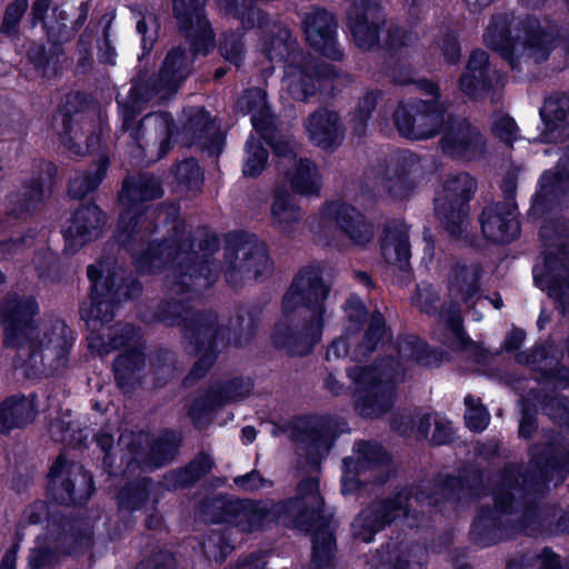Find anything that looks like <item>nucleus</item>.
I'll use <instances>...</instances> for the list:
<instances>
[{"instance_id": "11", "label": "nucleus", "mask_w": 569, "mask_h": 569, "mask_svg": "<svg viewBox=\"0 0 569 569\" xmlns=\"http://www.w3.org/2000/svg\"><path fill=\"white\" fill-rule=\"evenodd\" d=\"M161 194L159 181L153 177L143 176L126 180L119 197L124 207V211L119 218V230L128 236L149 230L151 226L149 218L153 212H142L139 202L158 198Z\"/></svg>"}, {"instance_id": "26", "label": "nucleus", "mask_w": 569, "mask_h": 569, "mask_svg": "<svg viewBox=\"0 0 569 569\" xmlns=\"http://www.w3.org/2000/svg\"><path fill=\"white\" fill-rule=\"evenodd\" d=\"M237 108L243 113H251V122L257 132L272 144L279 139L278 132L272 127V121L267 109L266 92L262 89H250L237 101Z\"/></svg>"}, {"instance_id": "28", "label": "nucleus", "mask_w": 569, "mask_h": 569, "mask_svg": "<svg viewBox=\"0 0 569 569\" xmlns=\"http://www.w3.org/2000/svg\"><path fill=\"white\" fill-rule=\"evenodd\" d=\"M382 14L373 6L352 7L349 12V28L358 47L370 49L376 44Z\"/></svg>"}, {"instance_id": "47", "label": "nucleus", "mask_w": 569, "mask_h": 569, "mask_svg": "<svg viewBox=\"0 0 569 569\" xmlns=\"http://www.w3.org/2000/svg\"><path fill=\"white\" fill-rule=\"evenodd\" d=\"M491 127L493 133L506 143L510 144L518 138V127L515 120L506 114H495Z\"/></svg>"}, {"instance_id": "59", "label": "nucleus", "mask_w": 569, "mask_h": 569, "mask_svg": "<svg viewBox=\"0 0 569 569\" xmlns=\"http://www.w3.org/2000/svg\"><path fill=\"white\" fill-rule=\"evenodd\" d=\"M348 355V346L345 338L335 340L327 351V359H338Z\"/></svg>"}, {"instance_id": "24", "label": "nucleus", "mask_w": 569, "mask_h": 569, "mask_svg": "<svg viewBox=\"0 0 569 569\" xmlns=\"http://www.w3.org/2000/svg\"><path fill=\"white\" fill-rule=\"evenodd\" d=\"M250 380H234L223 386H218L211 389L208 395L199 400H196L189 410V415L196 423H199L202 416L230 402L243 399L251 390Z\"/></svg>"}, {"instance_id": "58", "label": "nucleus", "mask_w": 569, "mask_h": 569, "mask_svg": "<svg viewBox=\"0 0 569 569\" xmlns=\"http://www.w3.org/2000/svg\"><path fill=\"white\" fill-rule=\"evenodd\" d=\"M441 50L448 62L455 63L458 61L460 56V49L457 41L453 38L445 40L443 43L441 44Z\"/></svg>"}, {"instance_id": "7", "label": "nucleus", "mask_w": 569, "mask_h": 569, "mask_svg": "<svg viewBox=\"0 0 569 569\" xmlns=\"http://www.w3.org/2000/svg\"><path fill=\"white\" fill-rule=\"evenodd\" d=\"M178 260L174 271L177 283L173 290L182 291L191 284L198 288L208 287L213 280L210 279L211 268L207 262L194 263L191 254L184 250V246L176 242H160L151 248L138 260V268L143 272H154L169 261Z\"/></svg>"}, {"instance_id": "44", "label": "nucleus", "mask_w": 569, "mask_h": 569, "mask_svg": "<svg viewBox=\"0 0 569 569\" xmlns=\"http://www.w3.org/2000/svg\"><path fill=\"white\" fill-rule=\"evenodd\" d=\"M212 468V460L208 456H200L189 467L177 473V485L188 486Z\"/></svg>"}, {"instance_id": "64", "label": "nucleus", "mask_w": 569, "mask_h": 569, "mask_svg": "<svg viewBox=\"0 0 569 569\" xmlns=\"http://www.w3.org/2000/svg\"><path fill=\"white\" fill-rule=\"evenodd\" d=\"M16 561H17V550L14 548H11L3 556L1 563H0V569H14Z\"/></svg>"}, {"instance_id": "23", "label": "nucleus", "mask_w": 569, "mask_h": 569, "mask_svg": "<svg viewBox=\"0 0 569 569\" xmlns=\"http://www.w3.org/2000/svg\"><path fill=\"white\" fill-rule=\"evenodd\" d=\"M307 41L322 54L339 59L341 53L336 44V22L330 13L322 9H313L303 18Z\"/></svg>"}, {"instance_id": "2", "label": "nucleus", "mask_w": 569, "mask_h": 569, "mask_svg": "<svg viewBox=\"0 0 569 569\" xmlns=\"http://www.w3.org/2000/svg\"><path fill=\"white\" fill-rule=\"evenodd\" d=\"M328 288L318 268L302 269L282 301V320L276 326L274 342L292 355L308 352L320 341L323 328V301Z\"/></svg>"}, {"instance_id": "1", "label": "nucleus", "mask_w": 569, "mask_h": 569, "mask_svg": "<svg viewBox=\"0 0 569 569\" xmlns=\"http://www.w3.org/2000/svg\"><path fill=\"white\" fill-rule=\"evenodd\" d=\"M37 312L38 303L32 297L12 296L0 307L6 345L20 347L28 342L27 350H19L20 357L28 353V360L17 365L28 377L51 375L66 367L72 343L70 331L61 320L34 326L32 317Z\"/></svg>"}, {"instance_id": "43", "label": "nucleus", "mask_w": 569, "mask_h": 569, "mask_svg": "<svg viewBox=\"0 0 569 569\" xmlns=\"http://www.w3.org/2000/svg\"><path fill=\"white\" fill-rule=\"evenodd\" d=\"M144 366L143 353L139 349L120 355L114 362V371L119 379L140 370Z\"/></svg>"}, {"instance_id": "52", "label": "nucleus", "mask_w": 569, "mask_h": 569, "mask_svg": "<svg viewBox=\"0 0 569 569\" xmlns=\"http://www.w3.org/2000/svg\"><path fill=\"white\" fill-rule=\"evenodd\" d=\"M28 6V0H14L7 9L4 20L2 23V30L7 33H11L18 24L20 18L24 13Z\"/></svg>"}, {"instance_id": "41", "label": "nucleus", "mask_w": 569, "mask_h": 569, "mask_svg": "<svg viewBox=\"0 0 569 569\" xmlns=\"http://www.w3.org/2000/svg\"><path fill=\"white\" fill-rule=\"evenodd\" d=\"M465 403L467 406L465 415L467 427L473 431H482L486 429L490 420V415L487 409L478 399L471 396L466 397Z\"/></svg>"}, {"instance_id": "34", "label": "nucleus", "mask_w": 569, "mask_h": 569, "mask_svg": "<svg viewBox=\"0 0 569 569\" xmlns=\"http://www.w3.org/2000/svg\"><path fill=\"white\" fill-rule=\"evenodd\" d=\"M382 254L386 261L406 270L409 266L410 247L406 234H388L382 243Z\"/></svg>"}, {"instance_id": "15", "label": "nucleus", "mask_w": 569, "mask_h": 569, "mask_svg": "<svg viewBox=\"0 0 569 569\" xmlns=\"http://www.w3.org/2000/svg\"><path fill=\"white\" fill-rule=\"evenodd\" d=\"M318 218L322 228L336 227L355 246L365 247L373 239L371 223L359 210L345 201L326 203Z\"/></svg>"}, {"instance_id": "5", "label": "nucleus", "mask_w": 569, "mask_h": 569, "mask_svg": "<svg viewBox=\"0 0 569 569\" xmlns=\"http://www.w3.org/2000/svg\"><path fill=\"white\" fill-rule=\"evenodd\" d=\"M403 373V367L392 359L349 370V377L355 383L357 412L372 418L389 410Z\"/></svg>"}, {"instance_id": "36", "label": "nucleus", "mask_w": 569, "mask_h": 569, "mask_svg": "<svg viewBox=\"0 0 569 569\" xmlns=\"http://www.w3.org/2000/svg\"><path fill=\"white\" fill-rule=\"evenodd\" d=\"M219 6L227 14H232L241 20L244 27L261 24V12L252 7L251 0H219Z\"/></svg>"}, {"instance_id": "18", "label": "nucleus", "mask_w": 569, "mask_h": 569, "mask_svg": "<svg viewBox=\"0 0 569 569\" xmlns=\"http://www.w3.org/2000/svg\"><path fill=\"white\" fill-rule=\"evenodd\" d=\"M274 152L282 158L280 166L288 164L290 169L287 171V177L290 181L291 188L300 194L310 196L316 194L320 190V177L316 166L307 159H296L293 153V146L288 138L279 137V139L270 144Z\"/></svg>"}, {"instance_id": "13", "label": "nucleus", "mask_w": 569, "mask_h": 569, "mask_svg": "<svg viewBox=\"0 0 569 569\" xmlns=\"http://www.w3.org/2000/svg\"><path fill=\"white\" fill-rule=\"evenodd\" d=\"M431 505L437 502L431 497H425L422 493L409 497L407 492L399 493L393 500L376 502L371 507L362 510L352 523V533L358 539L369 542L373 535L381 530L387 523L400 515L408 516L409 508L413 503Z\"/></svg>"}, {"instance_id": "19", "label": "nucleus", "mask_w": 569, "mask_h": 569, "mask_svg": "<svg viewBox=\"0 0 569 569\" xmlns=\"http://www.w3.org/2000/svg\"><path fill=\"white\" fill-rule=\"evenodd\" d=\"M441 141L446 153L462 160L477 159L485 151L481 134L466 120L450 121Z\"/></svg>"}, {"instance_id": "48", "label": "nucleus", "mask_w": 569, "mask_h": 569, "mask_svg": "<svg viewBox=\"0 0 569 569\" xmlns=\"http://www.w3.org/2000/svg\"><path fill=\"white\" fill-rule=\"evenodd\" d=\"M426 351V346L416 338L403 341L399 347V356L401 360H410L417 363L429 365L425 359Z\"/></svg>"}, {"instance_id": "35", "label": "nucleus", "mask_w": 569, "mask_h": 569, "mask_svg": "<svg viewBox=\"0 0 569 569\" xmlns=\"http://www.w3.org/2000/svg\"><path fill=\"white\" fill-rule=\"evenodd\" d=\"M108 168V160L101 158L93 174H78L69 184V193L73 198H82L94 190L102 181Z\"/></svg>"}, {"instance_id": "57", "label": "nucleus", "mask_w": 569, "mask_h": 569, "mask_svg": "<svg viewBox=\"0 0 569 569\" xmlns=\"http://www.w3.org/2000/svg\"><path fill=\"white\" fill-rule=\"evenodd\" d=\"M436 430L432 435V441L436 445L446 443L451 438V427L448 421L433 419Z\"/></svg>"}, {"instance_id": "10", "label": "nucleus", "mask_w": 569, "mask_h": 569, "mask_svg": "<svg viewBox=\"0 0 569 569\" xmlns=\"http://www.w3.org/2000/svg\"><path fill=\"white\" fill-rule=\"evenodd\" d=\"M271 268L266 246L252 236L230 239L226 248L224 274L232 284L257 279Z\"/></svg>"}, {"instance_id": "60", "label": "nucleus", "mask_w": 569, "mask_h": 569, "mask_svg": "<svg viewBox=\"0 0 569 569\" xmlns=\"http://www.w3.org/2000/svg\"><path fill=\"white\" fill-rule=\"evenodd\" d=\"M541 560V569H558L559 568V559L557 555H555L549 549H545L540 555Z\"/></svg>"}, {"instance_id": "46", "label": "nucleus", "mask_w": 569, "mask_h": 569, "mask_svg": "<svg viewBox=\"0 0 569 569\" xmlns=\"http://www.w3.org/2000/svg\"><path fill=\"white\" fill-rule=\"evenodd\" d=\"M176 176L180 183L190 189H198L202 182V171L193 159L186 160L177 166Z\"/></svg>"}, {"instance_id": "62", "label": "nucleus", "mask_w": 569, "mask_h": 569, "mask_svg": "<svg viewBox=\"0 0 569 569\" xmlns=\"http://www.w3.org/2000/svg\"><path fill=\"white\" fill-rule=\"evenodd\" d=\"M525 339V332L520 329L512 330L505 341L507 350H515L520 347Z\"/></svg>"}, {"instance_id": "45", "label": "nucleus", "mask_w": 569, "mask_h": 569, "mask_svg": "<svg viewBox=\"0 0 569 569\" xmlns=\"http://www.w3.org/2000/svg\"><path fill=\"white\" fill-rule=\"evenodd\" d=\"M143 126H154L161 130L163 139L160 142L159 152L156 158L150 157L148 161H153L163 157L169 149V138L172 133L171 119L167 114L147 116L142 122Z\"/></svg>"}, {"instance_id": "55", "label": "nucleus", "mask_w": 569, "mask_h": 569, "mask_svg": "<svg viewBox=\"0 0 569 569\" xmlns=\"http://www.w3.org/2000/svg\"><path fill=\"white\" fill-rule=\"evenodd\" d=\"M236 485L246 490L253 491L266 486V481L261 478L258 472H250L246 476H241L234 479Z\"/></svg>"}, {"instance_id": "37", "label": "nucleus", "mask_w": 569, "mask_h": 569, "mask_svg": "<svg viewBox=\"0 0 569 569\" xmlns=\"http://www.w3.org/2000/svg\"><path fill=\"white\" fill-rule=\"evenodd\" d=\"M385 320L382 316L377 312L371 316L369 328L365 335V345L357 347L351 356L355 360H359L371 352L378 345V342L385 336Z\"/></svg>"}, {"instance_id": "39", "label": "nucleus", "mask_w": 569, "mask_h": 569, "mask_svg": "<svg viewBox=\"0 0 569 569\" xmlns=\"http://www.w3.org/2000/svg\"><path fill=\"white\" fill-rule=\"evenodd\" d=\"M150 483L143 480L134 486L124 488L119 493V508L121 510H136L141 508L149 497Z\"/></svg>"}, {"instance_id": "40", "label": "nucleus", "mask_w": 569, "mask_h": 569, "mask_svg": "<svg viewBox=\"0 0 569 569\" xmlns=\"http://www.w3.org/2000/svg\"><path fill=\"white\" fill-rule=\"evenodd\" d=\"M373 179L377 187L388 191L395 198H403L408 194L409 182L403 171L400 173L393 171L392 174L383 172Z\"/></svg>"}, {"instance_id": "56", "label": "nucleus", "mask_w": 569, "mask_h": 569, "mask_svg": "<svg viewBox=\"0 0 569 569\" xmlns=\"http://www.w3.org/2000/svg\"><path fill=\"white\" fill-rule=\"evenodd\" d=\"M346 312L350 321L358 323L365 315L361 300L358 297H350L346 303Z\"/></svg>"}, {"instance_id": "31", "label": "nucleus", "mask_w": 569, "mask_h": 569, "mask_svg": "<svg viewBox=\"0 0 569 569\" xmlns=\"http://www.w3.org/2000/svg\"><path fill=\"white\" fill-rule=\"evenodd\" d=\"M480 269L478 266H457L452 270L449 292L462 303L472 302L479 291Z\"/></svg>"}, {"instance_id": "61", "label": "nucleus", "mask_w": 569, "mask_h": 569, "mask_svg": "<svg viewBox=\"0 0 569 569\" xmlns=\"http://www.w3.org/2000/svg\"><path fill=\"white\" fill-rule=\"evenodd\" d=\"M288 50V46L280 38L272 40L271 47L268 49V57L270 60H274L277 58H281L283 53Z\"/></svg>"}, {"instance_id": "30", "label": "nucleus", "mask_w": 569, "mask_h": 569, "mask_svg": "<svg viewBox=\"0 0 569 569\" xmlns=\"http://www.w3.org/2000/svg\"><path fill=\"white\" fill-rule=\"evenodd\" d=\"M36 417L34 397H12L0 407V432L20 428Z\"/></svg>"}, {"instance_id": "25", "label": "nucleus", "mask_w": 569, "mask_h": 569, "mask_svg": "<svg viewBox=\"0 0 569 569\" xmlns=\"http://www.w3.org/2000/svg\"><path fill=\"white\" fill-rule=\"evenodd\" d=\"M540 116L543 122L541 140L545 142H558L569 136V97L552 96L548 98Z\"/></svg>"}, {"instance_id": "14", "label": "nucleus", "mask_w": 569, "mask_h": 569, "mask_svg": "<svg viewBox=\"0 0 569 569\" xmlns=\"http://www.w3.org/2000/svg\"><path fill=\"white\" fill-rule=\"evenodd\" d=\"M50 490L53 498L61 503H82L92 493V479L82 466L69 462L59 456L50 473Z\"/></svg>"}, {"instance_id": "54", "label": "nucleus", "mask_w": 569, "mask_h": 569, "mask_svg": "<svg viewBox=\"0 0 569 569\" xmlns=\"http://www.w3.org/2000/svg\"><path fill=\"white\" fill-rule=\"evenodd\" d=\"M174 451H176V445L173 442H170L169 440L159 441L152 448V453H153V456H156L159 452H163V457H161V458L152 457V460L149 462V465L158 467L159 465L164 463L173 456Z\"/></svg>"}, {"instance_id": "21", "label": "nucleus", "mask_w": 569, "mask_h": 569, "mask_svg": "<svg viewBox=\"0 0 569 569\" xmlns=\"http://www.w3.org/2000/svg\"><path fill=\"white\" fill-rule=\"evenodd\" d=\"M204 0H174V12L183 27L188 29L187 38L194 50L207 53L213 48V34L208 21L201 14Z\"/></svg>"}, {"instance_id": "63", "label": "nucleus", "mask_w": 569, "mask_h": 569, "mask_svg": "<svg viewBox=\"0 0 569 569\" xmlns=\"http://www.w3.org/2000/svg\"><path fill=\"white\" fill-rule=\"evenodd\" d=\"M451 332L457 340V346L462 347L467 343V339L460 326V319L453 318L451 321Z\"/></svg>"}, {"instance_id": "33", "label": "nucleus", "mask_w": 569, "mask_h": 569, "mask_svg": "<svg viewBox=\"0 0 569 569\" xmlns=\"http://www.w3.org/2000/svg\"><path fill=\"white\" fill-rule=\"evenodd\" d=\"M300 219L301 210L293 202L292 197L283 190H277L271 206L272 224L278 230L288 232Z\"/></svg>"}, {"instance_id": "3", "label": "nucleus", "mask_w": 569, "mask_h": 569, "mask_svg": "<svg viewBox=\"0 0 569 569\" xmlns=\"http://www.w3.org/2000/svg\"><path fill=\"white\" fill-rule=\"evenodd\" d=\"M88 277L92 282L91 305L89 308L81 309V316L90 331L88 337L89 348L100 355L109 353L124 345H134L139 337L138 332L130 326L121 329L108 328L104 331V323L109 322L113 317V301H120L121 296L126 299L131 296L127 292L121 293L119 287L112 291L114 280L110 274H104L102 263L91 264L88 267Z\"/></svg>"}, {"instance_id": "42", "label": "nucleus", "mask_w": 569, "mask_h": 569, "mask_svg": "<svg viewBox=\"0 0 569 569\" xmlns=\"http://www.w3.org/2000/svg\"><path fill=\"white\" fill-rule=\"evenodd\" d=\"M378 93L369 92L359 102L355 110L351 122L357 134L365 132L366 123L376 108Z\"/></svg>"}, {"instance_id": "27", "label": "nucleus", "mask_w": 569, "mask_h": 569, "mask_svg": "<svg viewBox=\"0 0 569 569\" xmlns=\"http://www.w3.org/2000/svg\"><path fill=\"white\" fill-rule=\"evenodd\" d=\"M309 139L322 149H329L342 140L343 128L338 114L327 109L317 110L305 123Z\"/></svg>"}, {"instance_id": "6", "label": "nucleus", "mask_w": 569, "mask_h": 569, "mask_svg": "<svg viewBox=\"0 0 569 569\" xmlns=\"http://www.w3.org/2000/svg\"><path fill=\"white\" fill-rule=\"evenodd\" d=\"M487 46L499 51L513 66L515 59L539 63L551 49V36L540 29L536 19L520 20L507 31L502 20L490 24L485 33Z\"/></svg>"}, {"instance_id": "17", "label": "nucleus", "mask_w": 569, "mask_h": 569, "mask_svg": "<svg viewBox=\"0 0 569 569\" xmlns=\"http://www.w3.org/2000/svg\"><path fill=\"white\" fill-rule=\"evenodd\" d=\"M333 74L335 69L330 64H319L311 59H303L300 63H290L286 67L282 90L292 99L303 101L316 92L321 80Z\"/></svg>"}, {"instance_id": "50", "label": "nucleus", "mask_w": 569, "mask_h": 569, "mask_svg": "<svg viewBox=\"0 0 569 569\" xmlns=\"http://www.w3.org/2000/svg\"><path fill=\"white\" fill-rule=\"evenodd\" d=\"M158 23L152 16H144L137 22V31L141 36V46L149 51L157 39Z\"/></svg>"}, {"instance_id": "49", "label": "nucleus", "mask_w": 569, "mask_h": 569, "mask_svg": "<svg viewBox=\"0 0 569 569\" xmlns=\"http://www.w3.org/2000/svg\"><path fill=\"white\" fill-rule=\"evenodd\" d=\"M335 548V539L329 532H318L313 539V560L317 563L326 562L330 559Z\"/></svg>"}, {"instance_id": "38", "label": "nucleus", "mask_w": 569, "mask_h": 569, "mask_svg": "<svg viewBox=\"0 0 569 569\" xmlns=\"http://www.w3.org/2000/svg\"><path fill=\"white\" fill-rule=\"evenodd\" d=\"M267 158V151L251 137L246 147L243 174L247 177L260 174L266 167Z\"/></svg>"}, {"instance_id": "9", "label": "nucleus", "mask_w": 569, "mask_h": 569, "mask_svg": "<svg viewBox=\"0 0 569 569\" xmlns=\"http://www.w3.org/2000/svg\"><path fill=\"white\" fill-rule=\"evenodd\" d=\"M476 181L468 173L448 176L436 198V213L452 236L468 224V201L476 191Z\"/></svg>"}, {"instance_id": "51", "label": "nucleus", "mask_w": 569, "mask_h": 569, "mask_svg": "<svg viewBox=\"0 0 569 569\" xmlns=\"http://www.w3.org/2000/svg\"><path fill=\"white\" fill-rule=\"evenodd\" d=\"M358 462L363 465L380 463L385 460V453L377 445L360 442L356 449Z\"/></svg>"}, {"instance_id": "20", "label": "nucleus", "mask_w": 569, "mask_h": 569, "mask_svg": "<svg viewBox=\"0 0 569 569\" xmlns=\"http://www.w3.org/2000/svg\"><path fill=\"white\" fill-rule=\"evenodd\" d=\"M480 223L483 236L493 242H509L520 232L517 207L512 202L486 207Z\"/></svg>"}, {"instance_id": "12", "label": "nucleus", "mask_w": 569, "mask_h": 569, "mask_svg": "<svg viewBox=\"0 0 569 569\" xmlns=\"http://www.w3.org/2000/svg\"><path fill=\"white\" fill-rule=\"evenodd\" d=\"M399 133L408 139L423 140L436 136L445 123V108L436 101L402 103L395 113Z\"/></svg>"}, {"instance_id": "53", "label": "nucleus", "mask_w": 569, "mask_h": 569, "mask_svg": "<svg viewBox=\"0 0 569 569\" xmlns=\"http://www.w3.org/2000/svg\"><path fill=\"white\" fill-rule=\"evenodd\" d=\"M221 53L226 60L239 64L242 57V43L236 36L227 37L223 39L221 47Z\"/></svg>"}, {"instance_id": "4", "label": "nucleus", "mask_w": 569, "mask_h": 569, "mask_svg": "<svg viewBox=\"0 0 569 569\" xmlns=\"http://www.w3.org/2000/svg\"><path fill=\"white\" fill-rule=\"evenodd\" d=\"M322 505L318 481L309 479L298 486L295 500L270 507L264 502L243 505L237 516V526L242 531H252L271 520H278L287 527L309 531L318 520Z\"/></svg>"}, {"instance_id": "29", "label": "nucleus", "mask_w": 569, "mask_h": 569, "mask_svg": "<svg viewBox=\"0 0 569 569\" xmlns=\"http://www.w3.org/2000/svg\"><path fill=\"white\" fill-rule=\"evenodd\" d=\"M190 66L191 60L184 51L174 49L168 53L156 84V91L161 99L177 91L180 82L188 76Z\"/></svg>"}, {"instance_id": "8", "label": "nucleus", "mask_w": 569, "mask_h": 569, "mask_svg": "<svg viewBox=\"0 0 569 569\" xmlns=\"http://www.w3.org/2000/svg\"><path fill=\"white\" fill-rule=\"evenodd\" d=\"M89 535L76 531L70 523L56 521L48 526L47 532L39 535L29 555L31 569H47L59 563L68 555H78L89 548Z\"/></svg>"}, {"instance_id": "22", "label": "nucleus", "mask_w": 569, "mask_h": 569, "mask_svg": "<svg viewBox=\"0 0 569 569\" xmlns=\"http://www.w3.org/2000/svg\"><path fill=\"white\" fill-rule=\"evenodd\" d=\"M104 222L101 210L94 204L78 209L63 228L66 249L73 252L100 234Z\"/></svg>"}, {"instance_id": "32", "label": "nucleus", "mask_w": 569, "mask_h": 569, "mask_svg": "<svg viewBox=\"0 0 569 569\" xmlns=\"http://www.w3.org/2000/svg\"><path fill=\"white\" fill-rule=\"evenodd\" d=\"M488 56L485 51L471 53L466 72L461 77L460 88L469 97L477 98L488 89Z\"/></svg>"}, {"instance_id": "16", "label": "nucleus", "mask_w": 569, "mask_h": 569, "mask_svg": "<svg viewBox=\"0 0 569 569\" xmlns=\"http://www.w3.org/2000/svg\"><path fill=\"white\" fill-rule=\"evenodd\" d=\"M533 278L538 287L548 293L566 312L569 306V262L567 251L548 254L541 264L533 268Z\"/></svg>"}]
</instances>
